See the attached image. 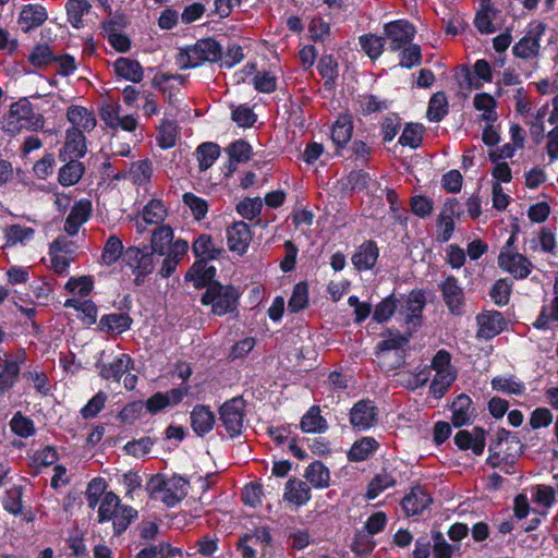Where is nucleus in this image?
<instances>
[{
	"label": "nucleus",
	"instance_id": "obj_1",
	"mask_svg": "<svg viewBox=\"0 0 558 558\" xmlns=\"http://www.w3.org/2000/svg\"><path fill=\"white\" fill-rule=\"evenodd\" d=\"M524 446L515 433L499 428L488 446L486 464L493 469H500L504 473H515V463L523 453Z\"/></svg>",
	"mask_w": 558,
	"mask_h": 558
},
{
	"label": "nucleus",
	"instance_id": "obj_2",
	"mask_svg": "<svg viewBox=\"0 0 558 558\" xmlns=\"http://www.w3.org/2000/svg\"><path fill=\"white\" fill-rule=\"evenodd\" d=\"M138 517V511L132 506L122 504L120 497L113 492H107L101 498L97 513V522H112L113 534L122 535Z\"/></svg>",
	"mask_w": 558,
	"mask_h": 558
},
{
	"label": "nucleus",
	"instance_id": "obj_3",
	"mask_svg": "<svg viewBox=\"0 0 558 558\" xmlns=\"http://www.w3.org/2000/svg\"><path fill=\"white\" fill-rule=\"evenodd\" d=\"M223 48L214 37L197 39L194 45L181 48L175 62L181 70L195 69L205 62L218 63L222 60Z\"/></svg>",
	"mask_w": 558,
	"mask_h": 558
},
{
	"label": "nucleus",
	"instance_id": "obj_4",
	"mask_svg": "<svg viewBox=\"0 0 558 558\" xmlns=\"http://www.w3.org/2000/svg\"><path fill=\"white\" fill-rule=\"evenodd\" d=\"M190 481L179 474L166 478L163 474L153 475L146 483V490L153 498L162 494L160 500L168 507L173 508L187 496Z\"/></svg>",
	"mask_w": 558,
	"mask_h": 558
},
{
	"label": "nucleus",
	"instance_id": "obj_5",
	"mask_svg": "<svg viewBox=\"0 0 558 558\" xmlns=\"http://www.w3.org/2000/svg\"><path fill=\"white\" fill-rule=\"evenodd\" d=\"M44 123V116L35 113L29 99L23 97L10 106L9 112L4 116L3 131L10 135H16L22 129L40 130Z\"/></svg>",
	"mask_w": 558,
	"mask_h": 558
},
{
	"label": "nucleus",
	"instance_id": "obj_6",
	"mask_svg": "<svg viewBox=\"0 0 558 558\" xmlns=\"http://www.w3.org/2000/svg\"><path fill=\"white\" fill-rule=\"evenodd\" d=\"M239 299L240 293L234 286L214 282L203 293L201 303L206 306L211 305V314L223 316L236 311Z\"/></svg>",
	"mask_w": 558,
	"mask_h": 558
},
{
	"label": "nucleus",
	"instance_id": "obj_7",
	"mask_svg": "<svg viewBox=\"0 0 558 558\" xmlns=\"http://www.w3.org/2000/svg\"><path fill=\"white\" fill-rule=\"evenodd\" d=\"M246 402L242 396L226 400L219 408V421L228 436L233 439L242 435L244 429Z\"/></svg>",
	"mask_w": 558,
	"mask_h": 558
},
{
	"label": "nucleus",
	"instance_id": "obj_8",
	"mask_svg": "<svg viewBox=\"0 0 558 558\" xmlns=\"http://www.w3.org/2000/svg\"><path fill=\"white\" fill-rule=\"evenodd\" d=\"M426 303V292L423 289H412L408 294L398 298V313L408 327L416 329L423 325Z\"/></svg>",
	"mask_w": 558,
	"mask_h": 558
},
{
	"label": "nucleus",
	"instance_id": "obj_9",
	"mask_svg": "<svg viewBox=\"0 0 558 558\" xmlns=\"http://www.w3.org/2000/svg\"><path fill=\"white\" fill-rule=\"evenodd\" d=\"M415 34V26L404 19L395 20L384 25L385 39L388 40L389 49L393 52L412 44Z\"/></svg>",
	"mask_w": 558,
	"mask_h": 558
},
{
	"label": "nucleus",
	"instance_id": "obj_10",
	"mask_svg": "<svg viewBox=\"0 0 558 558\" xmlns=\"http://www.w3.org/2000/svg\"><path fill=\"white\" fill-rule=\"evenodd\" d=\"M387 332L391 337L384 339L376 344L375 354H376V356H380L384 352L395 351L396 352V362L391 366V369H397L405 364V359H407L405 347H408L410 343V340L412 338V332L408 331V332L402 333L399 330L392 331L391 329H387Z\"/></svg>",
	"mask_w": 558,
	"mask_h": 558
},
{
	"label": "nucleus",
	"instance_id": "obj_11",
	"mask_svg": "<svg viewBox=\"0 0 558 558\" xmlns=\"http://www.w3.org/2000/svg\"><path fill=\"white\" fill-rule=\"evenodd\" d=\"M349 420L353 429L365 432L378 422V409L371 399H362L353 404L349 413Z\"/></svg>",
	"mask_w": 558,
	"mask_h": 558
},
{
	"label": "nucleus",
	"instance_id": "obj_12",
	"mask_svg": "<svg viewBox=\"0 0 558 558\" xmlns=\"http://www.w3.org/2000/svg\"><path fill=\"white\" fill-rule=\"evenodd\" d=\"M444 303L446 304L450 314L461 316L464 313L465 296L458 278L452 275L439 284Z\"/></svg>",
	"mask_w": 558,
	"mask_h": 558
},
{
	"label": "nucleus",
	"instance_id": "obj_13",
	"mask_svg": "<svg viewBox=\"0 0 558 558\" xmlns=\"http://www.w3.org/2000/svg\"><path fill=\"white\" fill-rule=\"evenodd\" d=\"M477 331L476 338L492 340L500 335L507 328V320L502 313L492 310L484 311L476 316Z\"/></svg>",
	"mask_w": 558,
	"mask_h": 558
},
{
	"label": "nucleus",
	"instance_id": "obj_14",
	"mask_svg": "<svg viewBox=\"0 0 558 558\" xmlns=\"http://www.w3.org/2000/svg\"><path fill=\"white\" fill-rule=\"evenodd\" d=\"M498 265L517 280L527 278L533 268L532 262L525 255L507 251H500Z\"/></svg>",
	"mask_w": 558,
	"mask_h": 558
},
{
	"label": "nucleus",
	"instance_id": "obj_15",
	"mask_svg": "<svg viewBox=\"0 0 558 558\" xmlns=\"http://www.w3.org/2000/svg\"><path fill=\"white\" fill-rule=\"evenodd\" d=\"M397 473V468L393 465V463L390 461H385L380 472L375 474V476L367 484L365 494L366 499L374 500L384 490L395 487L398 483Z\"/></svg>",
	"mask_w": 558,
	"mask_h": 558
},
{
	"label": "nucleus",
	"instance_id": "obj_16",
	"mask_svg": "<svg viewBox=\"0 0 558 558\" xmlns=\"http://www.w3.org/2000/svg\"><path fill=\"white\" fill-rule=\"evenodd\" d=\"M226 233L228 248L232 253L243 256L247 252L253 239L250 226L242 220L234 221L227 228Z\"/></svg>",
	"mask_w": 558,
	"mask_h": 558
},
{
	"label": "nucleus",
	"instance_id": "obj_17",
	"mask_svg": "<svg viewBox=\"0 0 558 558\" xmlns=\"http://www.w3.org/2000/svg\"><path fill=\"white\" fill-rule=\"evenodd\" d=\"M545 33V24L538 23L534 29L527 32L518 43L512 47L514 57L527 60L536 57L541 49V38Z\"/></svg>",
	"mask_w": 558,
	"mask_h": 558
},
{
	"label": "nucleus",
	"instance_id": "obj_18",
	"mask_svg": "<svg viewBox=\"0 0 558 558\" xmlns=\"http://www.w3.org/2000/svg\"><path fill=\"white\" fill-rule=\"evenodd\" d=\"M86 136L78 129L69 128L65 131V142L59 151V159L66 161L68 159H81L87 153Z\"/></svg>",
	"mask_w": 558,
	"mask_h": 558
},
{
	"label": "nucleus",
	"instance_id": "obj_19",
	"mask_svg": "<svg viewBox=\"0 0 558 558\" xmlns=\"http://www.w3.org/2000/svg\"><path fill=\"white\" fill-rule=\"evenodd\" d=\"M99 376L105 380L120 383L123 375L134 368V361L128 353L117 355L110 363H97Z\"/></svg>",
	"mask_w": 558,
	"mask_h": 558
},
{
	"label": "nucleus",
	"instance_id": "obj_20",
	"mask_svg": "<svg viewBox=\"0 0 558 558\" xmlns=\"http://www.w3.org/2000/svg\"><path fill=\"white\" fill-rule=\"evenodd\" d=\"M379 247L374 240H365L356 246L351 257L353 267L359 271L372 270L378 260Z\"/></svg>",
	"mask_w": 558,
	"mask_h": 558
},
{
	"label": "nucleus",
	"instance_id": "obj_21",
	"mask_svg": "<svg viewBox=\"0 0 558 558\" xmlns=\"http://www.w3.org/2000/svg\"><path fill=\"white\" fill-rule=\"evenodd\" d=\"M191 427L198 437L209 434L216 425V414L208 404H195L190 413Z\"/></svg>",
	"mask_w": 558,
	"mask_h": 558
},
{
	"label": "nucleus",
	"instance_id": "obj_22",
	"mask_svg": "<svg viewBox=\"0 0 558 558\" xmlns=\"http://www.w3.org/2000/svg\"><path fill=\"white\" fill-rule=\"evenodd\" d=\"M486 430L483 427L475 426L471 432L466 429L459 430L454 437V445L461 450H472L475 456H481L485 449Z\"/></svg>",
	"mask_w": 558,
	"mask_h": 558
},
{
	"label": "nucleus",
	"instance_id": "obj_23",
	"mask_svg": "<svg viewBox=\"0 0 558 558\" xmlns=\"http://www.w3.org/2000/svg\"><path fill=\"white\" fill-rule=\"evenodd\" d=\"M93 211L92 202L81 198L72 206L65 222L64 231L73 236L78 233L80 228L90 218Z\"/></svg>",
	"mask_w": 558,
	"mask_h": 558
},
{
	"label": "nucleus",
	"instance_id": "obj_24",
	"mask_svg": "<svg viewBox=\"0 0 558 558\" xmlns=\"http://www.w3.org/2000/svg\"><path fill=\"white\" fill-rule=\"evenodd\" d=\"M432 502V496L423 486L417 484L403 497L401 506L407 515H416L426 510Z\"/></svg>",
	"mask_w": 558,
	"mask_h": 558
},
{
	"label": "nucleus",
	"instance_id": "obj_25",
	"mask_svg": "<svg viewBox=\"0 0 558 558\" xmlns=\"http://www.w3.org/2000/svg\"><path fill=\"white\" fill-rule=\"evenodd\" d=\"M353 118L351 113L341 112L331 125V140L338 150L344 149L353 135Z\"/></svg>",
	"mask_w": 558,
	"mask_h": 558
},
{
	"label": "nucleus",
	"instance_id": "obj_26",
	"mask_svg": "<svg viewBox=\"0 0 558 558\" xmlns=\"http://www.w3.org/2000/svg\"><path fill=\"white\" fill-rule=\"evenodd\" d=\"M208 263L194 262L185 274V280L192 281L195 289L208 290L214 282L217 275V268L213 265L207 266Z\"/></svg>",
	"mask_w": 558,
	"mask_h": 558
},
{
	"label": "nucleus",
	"instance_id": "obj_27",
	"mask_svg": "<svg viewBox=\"0 0 558 558\" xmlns=\"http://www.w3.org/2000/svg\"><path fill=\"white\" fill-rule=\"evenodd\" d=\"M66 120L71 123L70 128L78 129L83 134L92 132L97 124L94 112L80 105H71L66 109Z\"/></svg>",
	"mask_w": 558,
	"mask_h": 558
},
{
	"label": "nucleus",
	"instance_id": "obj_28",
	"mask_svg": "<svg viewBox=\"0 0 558 558\" xmlns=\"http://www.w3.org/2000/svg\"><path fill=\"white\" fill-rule=\"evenodd\" d=\"M195 262L209 263L219 258L223 248L217 247L210 234L202 233L192 243Z\"/></svg>",
	"mask_w": 558,
	"mask_h": 558
},
{
	"label": "nucleus",
	"instance_id": "obj_29",
	"mask_svg": "<svg viewBox=\"0 0 558 558\" xmlns=\"http://www.w3.org/2000/svg\"><path fill=\"white\" fill-rule=\"evenodd\" d=\"M48 19V13L41 4H26L19 15V24L24 33L41 26Z\"/></svg>",
	"mask_w": 558,
	"mask_h": 558
},
{
	"label": "nucleus",
	"instance_id": "obj_30",
	"mask_svg": "<svg viewBox=\"0 0 558 558\" xmlns=\"http://www.w3.org/2000/svg\"><path fill=\"white\" fill-rule=\"evenodd\" d=\"M328 422L322 415L319 405H312L300 421V429L306 434H323L328 430Z\"/></svg>",
	"mask_w": 558,
	"mask_h": 558
},
{
	"label": "nucleus",
	"instance_id": "obj_31",
	"mask_svg": "<svg viewBox=\"0 0 558 558\" xmlns=\"http://www.w3.org/2000/svg\"><path fill=\"white\" fill-rule=\"evenodd\" d=\"M379 448V442L371 436L355 440L347 452L348 461L362 462L373 456Z\"/></svg>",
	"mask_w": 558,
	"mask_h": 558
},
{
	"label": "nucleus",
	"instance_id": "obj_32",
	"mask_svg": "<svg viewBox=\"0 0 558 558\" xmlns=\"http://www.w3.org/2000/svg\"><path fill=\"white\" fill-rule=\"evenodd\" d=\"M116 75L133 83H140L144 78L142 64L134 59L120 57L113 63Z\"/></svg>",
	"mask_w": 558,
	"mask_h": 558
},
{
	"label": "nucleus",
	"instance_id": "obj_33",
	"mask_svg": "<svg viewBox=\"0 0 558 558\" xmlns=\"http://www.w3.org/2000/svg\"><path fill=\"white\" fill-rule=\"evenodd\" d=\"M133 324V318L128 313H111L100 317L99 329L108 333L121 335L128 331Z\"/></svg>",
	"mask_w": 558,
	"mask_h": 558
},
{
	"label": "nucleus",
	"instance_id": "obj_34",
	"mask_svg": "<svg viewBox=\"0 0 558 558\" xmlns=\"http://www.w3.org/2000/svg\"><path fill=\"white\" fill-rule=\"evenodd\" d=\"M499 10L493 5L490 0H481L480 10L475 14L474 26L481 34H493L496 27L493 20L496 17Z\"/></svg>",
	"mask_w": 558,
	"mask_h": 558
},
{
	"label": "nucleus",
	"instance_id": "obj_35",
	"mask_svg": "<svg viewBox=\"0 0 558 558\" xmlns=\"http://www.w3.org/2000/svg\"><path fill=\"white\" fill-rule=\"evenodd\" d=\"M472 399L465 395H459L451 404L452 416L451 422L456 427L466 425L471 421L474 409L472 408Z\"/></svg>",
	"mask_w": 558,
	"mask_h": 558
},
{
	"label": "nucleus",
	"instance_id": "obj_36",
	"mask_svg": "<svg viewBox=\"0 0 558 558\" xmlns=\"http://www.w3.org/2000/svg\"><path fill=\"white\" fill-rule=\"evenodd\" d=\"M317 71L324 80V88L333 90L339 76V63L332 54H324L320 57Z\"/></svg>",
	"mask_w": 558,
	"mask_h": 558
},
{
	"label": "nucleus",
	"instance_id": "obj_37",
	"mask_svg": "<svg viewBox=\"0 0 558 558\" xmlns=\"http://www.w3.org/2000/svg\"><path fill=\"white\" fill-rule=\"evenodd\" d=\"M59 169L58 182L60 185L68 187L80 182L85 173V166L78 159H68Z\"/></svg>",
	"mask_w": 558,
	"mask_h": 558
},
{
	"label": "nucleus",
	"instance_id": "obj_38",
	"mask_svg": "<svg viewBox=\"0 0 558 558\" xmlns=\"http://www.w3.org/2000/svg\"><path fill=\"white\" fill-rule=\"evenodd\" d=\"M311 497V489L305 482L296 478H290L286 483L284 499L300 507L307 504Z\"/></svg>",
	"mask_w": 558,
	"mask_h": 558
},
{
	"label": "nucleus",
	"instance_id": "obj_39",
	"mask_svg": "<svg viewBox=\"0 0 558 558\" xmlns=\"http://www.w3.org/2000/svg\"><path fill=\"white\" fill-rule=\"evenodd\" d=\"M174 236L173 229L168 225H160L157 227L150 236V251L149 253L163 256L166 250L169 247Z\"/></svg>",
	"mask_w": 558,
	"mask_h": 558
},
{
	"label": "nucleus",
	"instance_id": "obj_40",
	"mask_svg": "<svg viewBox=\"0 0 558 558\" xmlns=\"http://www.w3.org/2000/svg\"><path fill=\"white\" fill-rule=\"evenodd\" d=\"M304 477L315 488H326L329 486L330 472L322 461H314L305 469Z\"/></svg>",
	"mask_w": 558,
	"mask_h": 558
},
{
	"label": "nucleus",
	"instance_id": "obj_41",
	"mask_svg": "<svg viewBox=\"0 0 558 558\" xmlns=\"http://www.w3.org/2000/svg\"><path fill=\"white\" fill-rule=\"evenodd\" d=\"M425 129L423 124L416 122L405 123L402 133L398 140V144L412 149L418 148L423 143Z\"/></svg>",
	"mask_w": 558,
	"mask_h": 558
},
{
	"label": "nucleus",
	"instance_id": "obj_42",
	"mask_svg": "<svg viewBox=\"0 0 558 558\" xmlns=\"http://www.w3.org/2000/svg\"><path fill=\"white\" fill-rule=\"evenodd\" d=\"M178 129V124L174 120H161L156 137L157 144L161 149H170L177 145Z\"/></svg>",
	"mask_w": 558,
	"mask_h": 558
},
{
	"label": "nucleus",
	"instance_id": "obj_43",
	"mask_svg": "<svg viewBox=\"0 0 558 558\" xmlns=\"http://www.w3.org/2000/svg\"><path fill=\"white\" fill-rule=\"evenodd\" d=\"M220 146L214 142L202 143L195 151L199 171L209 169L220 156Z\"/></svg>",
	"mask_w": 558,
	"mask_h": 558
},
{
	"label": "nucleus",
	"instance_id": "obj_44",
	"mask_svg": "<svg viewBox=\"0 0 558 558\" xmlns=\"http://www.w3.org/2000/svg\"><path fill=\"white\" fill-rule=\"evenodd\" d=\"M21 373L20 363L17 361L5 360L0 371V395L9 392L19 381Z\"/></svg>",
	"mask_w": 558,
	"mask_h": 558
},
{
	"label": "nucleus",
	"instance_id": "obj_45",
	"mask_svg": "<svg viewBox=\"0 0 558 558\" xmlns=\"http://www.w3.org/2000/svg\"><path fill=\"white\" fill-rule=\"evenodd\" d=\"M168 216L166 205L161 199L151 198L142 210L143 221L146 225H159L165 221Z\"/></svg>",
	"mask_w": 558,
	"mask_h": 558
},
{
	"label": "nucleus",
	"instance_id": "obj_46",
	"mask_svg": "<svg viewBox=\"0 0 558 558\" xmlns=\"http://www.w3.org/2000/svg\"><path fill=\"white\" fill-rule=\"evenodd\" d=\"M396 312H398V298L396 293H391L375 305L372 318L377 324H385Z\"/></svg>",
	"mask_w": 558,
	"mask_h": 558
},
{
	"label": "nucleus",
	"instance_id": "obj_47",
	"mask_svg": "<svg viewBox=\"0 0 558 558\" xmlns=\"http://www.w3.org/2000/svg\"><path fill=\"white\" fill-rule=\"evenodd\" d=\"M448 99L445 92L435 93L428 102L426 117L430 122H440L448 114Z\"/></svg>",
	"mask_w": 558,
	"mask_h": 558
},
{
	"label": "nucleus",
	"instance_id": "obj_48",
	"mask_svg": "<svg viewBox=\"0 0 558 558\" xmlns=\"http://www.w3.org/2000/svg\"><path fill=\"white\" fill-rule=\"evenodd\" d=\"M121 259L122 263L130 267L132 270L141 268L145 259L148 262H154L153 253L148 252V246L140 248L134 245L123 250Z\"/></svg>",
	"mask_w": 558,
	"mask_h": 558
},
{
	"label": "nucleus",
	"instance_id": "obj_49",
	"mask_svg": "<svg viewBox=\"0 0 558 558\" xmlns=\"http://www.w3.org/2000/svg\"><path fill=\"white\" fill-rule=\"evenodd\" d=\"M124 246L121 239L111 234L106 240L101 252V260L106 266L114 265L122 256Z\"/></svg>",
	"mask_w": 558,
	"mask_h": 558
},
{
	"label": "nucleus",
	"instance_id": "obj_50",
	"mask_svg": "<svg viewBox=\"0 0 558 558\" xmlns=\"http://www.w3.org/2000/svg\"><path fill=\"white\" fill-rule=\"evenodd\" d=\"M128 175L134 184H146L147 182L150 181L153 175L151 161L148 158H146L132 162Z\"/></svg>",
	"mask_w": 558,
	"mask_h": 558
},
{
	"label": "nucleus",
	"instance_id": "obj_51",
	"mask_svg": "<svg viewBox=\"0 0 558 558\" xmlns=\"http://www.w3.org/2000/svg\"><path fill=\"white\" fill-rule=\"evenodd\" d=\"M457 379V372L436 373L429 386V395L436 399L442 398Z\"/></svg>",
	"mask_w": 558,
	"mask_h": 558
},
{
	"label": "nucleus",
	"instance_id": "obj_52",
	"mask_svg": "<svg viewBox=\"0 0 558 558\" xmlns=\"http://www.w3.org/2000/svg\"><path fill=\"white\" fill-rule=\"evenodd\" d=\"M385 36H378L375 34H364L360 36L359 43L362 48V50L372 59L376 60L378 59L383 51L385 46Z\"/></svg>",
	"mask_w": 558,
	"mask_h": 558
},
{
	"label": "nucleus",
	"instance_id": "obj_53",
	"mask_svg": "<svg viewBox=\"0 0 558 558\" xmlns=\"http://www.w3.org/2000/svg\"><path fill=\"white\" fill-rule=\"evenodd\" d=\"M308 305L307 283L302 281L294 286L292 295L288 301V310L290 313H299Z\"/></svg>",
	"mask_w": 558,
	"mask_h": 558
},
{
	"label": "nucleus",
	"instance_id": "obj_54",
	"mask_svg": "<svg viewBox=\"0 0 558 558\" xmlns=\"http://www.w3.org/2000/svg\"><path fill=\"white\" fill-rule=\"evenodd\" d=\"M10 427L13 434L22 438L34 436L36 428L32 418L23 415L22 412H16L10 421Z\"/></svg>",
	"mask_w": 558,
	"mask_h": 558
},
{
	"label": "nucleus",
	"instance_id": "obj_55",
	"mask_svg": "<svg viewBox=\"0 0 558 558\" xmlns=\"http://www.w3.org/2000/svg\"><path fill=\"white\" fill-rule=\"evenodd\" d=\"M22 495L23 489L21 486H13L8 489L1 499L3 509L13 515L21 514L23 509Z\"/></svg>",
	"mask_w": 558,
	"mask_h": 558
},
{
	"label": "nucleus",
	"instance_id": "obj_56",
	"mask_svg": "<svg viewBox=\"0 0 558 558\" xmlns=\"http://www.w3.org/2000/svg\"><path fill=\"white\" fill-rule=\"evenodd\" d=\"M90 9V4L87 0H68L65 10L68 14V21L74 28H80L82 24V17Z\"/></svg>",
	"mask_w": 558,
	"mask_h": 558
},
{
	"label": "nucleus",
	"instance_id": "obj_57",
	"mask_svg": "<svg viewBox=\"0 0 558 558\" xmlns=\"http://www.w3.org/2000/svg\"><path fill=\"white\" fill-rule=\"evenodd\" d=\"M56 60V54L47 44H36L28 56V62L35 68H44Z\"/></svg>",
	"mask_w": 558,
	"mask_h": 558
},
{
	"label": "nucleus",
	"instance_id": "obj_58",
	"mask_svg": "<svg viewBox=\"0 0 558 558\" xmlns=\"http://www.w3.org/2000/svg\"><path fill=\"white\" fill-rule=\"evenodd\" d=\"M492 387L496 391L514 396H522L525 392L524 384L514 380L512 377H494L492 379Z\"/></svg>",
	"mask_w": 558,
	"mask_h": 558
},
{
	"label": "nucleus",
	"instance_id": "obj_59",
	"mask_svg": "<svg viewBox=\"0 0 558 558\" xmlns=\"http://www.w3.org/2000/svg\"><path fill=\"white\" fill-rule=\"evenodd\" d=\"M108 395L100 390L93 396L87 403L80 410V414L84 420L95 418L106 405Z\"/></svg>",
	"mask_w": 558,
	"mask_h": 558
},
{
	"label": "nucleus",
	"instance_id": "obj_60",
	"mask_svg": "<svg viewBox=\"0 0 558 558\" xmlns=\"http://www.w3.org/2000/svg\"><path fill=\"white\" fill-rule=\"evenodd\" d=\"M399 65L404 69H412L422 64L423 57L421 47L417 44H410L399 50Z\"/></svg>",
	"mask_w": 558,
	"mask_h": 558
},
{
	"label": "nucleus",
	"instance_id": "obj_61",
	"mask_svg": "<svg viewBox=\"0 0 558 558\" xmlns=\"http://www.w3.org/2000/svg\"><path fill=\"white\" fill-rule=\"evenodd\" d=\"M263 209V203L260 197H245L244 199L240 201L236 206L235 210L236 213L242 216L246 220H254L257 216L260 215Z\"/></svg>",
	"mask_w": 558,
	"mask_h": 558
},
{
	"label": "nucleus",
	"instance_id": "obj_62",
	"mask_svg": "<svg viewBox=\"0 0 558 558\" xmlns=\"http://www.w3.org/2000/svg\"><path fill=\"white\" fill-rule=\"evenodd\" d=\"M226 151L232 160L240 163L247 162L253 154L252 146L242 138L230 143Z\"/></svg>",
	"mask_w": 558,
	"mask_h": 558
},
{
	"label": "nucleus",
	"instance_id": "obj_63",
	"mask_svg": "<svg viewBox=\"0 0 558 558\" xmlns=\"http://www.w3.org/2000/svg\"><path fill=\"white\" fill-rule=\"evenodd\" d=\"M183 203L190 208L194 218L198 221L203 220L208 213V203L206 199L186 192L182 196Z\"/></svg>",
	"mask_w": 558,
	"mask_h": 558
},
{
	"label": "nucleus",
	"instance_id": "obj_64",
	"mask_svg": "<svg viewBox=\"0 0 558 558\" xmlns=\"http://www.w3.org/2000/svg\"><path fill=\"white\" fill-rule=\"evenodd\" d=\"M401 128V118L396 112L388 113L380 123V132L383 135V142H391Z\"/></svg>",
	"mask_w": 558,
	"mask_h": 558
}]
</instances>
